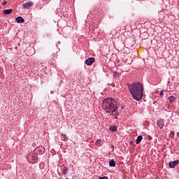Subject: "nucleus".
<instances>
[{"label":"nucleus","mask_w":179,"mask_h":179,"mask_svg":"<svg viewBox=\"0 0 179 179\" xmlns=\"http://www.w3.org/2000/svg\"><path fill=\"white\" fill-rule=\"evenodd\" d=\"M129 90L136 101H141L143 97V86L141 83H134L131 85L128 84Z\"/></svg>","instance_id":"nucleus-1"},{"label":"nucleus","mask_w":179,"mask_h":179,"mask_svg":"<svg viewBox=\"0 0 179 179\" xmlns=\"http://www.w3.org/2000/svg\"><path fill=\"white\" fill-rule=\"evenodd\" d=\"M102 108L106 113H110L112 111L117 110V103L111 98H106L103 101Z\"/></svg>","instance_id":"nucleus-2"},{"label":"nucleus","mask_w":179,"mask_h":179,"mask_svg":"<svg viewBox=\"0 0 179 179\" xmlns=\"http://www.w3.org/2000/svg\"><path fill=\"white\" fill-rule=\"evenodd\" d=\"M45 152V148L43 146H38L35 148V153L37 155H43Z\"/></svg>","instance_id":"nucleus-3"},{"label":"nucleus","mask_w":179,"mask_h":179,"mask_svg":"<svg viewBox=\"0 0 179 179\" xmlns=\"http://www.w3.org/2000/svg\"><path fill=\"white\" fill-rule=\"evenodd\" d=\"M178 164H179V160H175L173 162H169V166L171 169H174Z\"/></svg>","instance_id":"nucleus-4"},{"label":"nucleus","mask_w":179,"mask_h":179,"mask_svg":"<svg viewBox=\"0 0 179 179\" xmlns=\"http://www.w3.org/2000/svg\"><path fill=\"white\" fill-rule=\"evenodd\" d=\"M95 62V58L94 57H90L88 59H87L85 60V64L87 65V66H90L92 65L94 62Z\"/></svg>","instance_id":"nucleus-5"},{"label":"nucleus","mask_w":179,"mask_h":179,"mask_svg":"<svg viewBox=\"0 0 179 179\" xmlns=\"http://www.w3.org/2000/svg\"><path fill=\"white\" fill-rule=\"evenodd\" d=\"M117 110H113L112 112L109 113L110 116H112L113 119L117 120L119 113L116 112Z\"/></svg>","instance_id":"nucleus-6"},{"label":"nucleus","mask_w":179,"mask_h":179,"mask_svg":"<svg viewBox=\"0 0 179 179\" xmlns=\"http://www.w3.org/2000/svg\"><path fill=\"white\" fill-rule=\"evenodd\" d=\"M32 6H33V3L31 1H28L22 4V7L24 8V9H29V8Z\"/></svg>","instance_id":"nucleus-7"},{"label":"nucleus","mask_w":179,"mask_h":179,"mask_svg":"<svg viewBox=\"0 0 179 179\" xmlns=\"http://www.w3.org/2000/svg\"><path fill=\"white\" fill-rule=\"evenodd\" d=\"M157 124L159 127L160 129H162L164 126V120L162 119L158 120Z\"/></svg>","instance_id":"nucleus-8"},{"label":"nucleus","mask_w":179,"mask_h":179,"mask_svg":"<svg viewBox=\"0 0 179 179\" xmlns=\"http://www.w3.org/2000/svg\"><path fill=\"white\" fill-rule=\"evenodd\" d=\"M142 139H143V137L142 136V135H138L136 140V145H139V143L142 141Z\"/></svg>","instance_id":"nucleus-9"},{"label":"nucleus","mask_w":179,"mask_h":179,"mask_svg":"<svg viewBox=\"0 0 179 179\" xmlns=\"http://www.w3.org/2000/svg\"><path fill=\"white\" fill-rule=\"evenodd\" d=\"M168 100L169 101L170 103H173L176 101V99L173 96H170L168 97Z\"/></svg>","instance_id":"nucleus-10"},{"label":"nucleus","mask_w":179,"mask_h":179,"mask_svg":"<svg viewBox=\"0 0 179 179\" xmlns=\"http://www.w3.org/2000/svg\"><path fill=\"white\" fill-rule=\"evenodd\" d=\"M95 144L98 146V147H101V145L103 144V141L101 140V139H97L95 142Z\"/></svg>","instance_id":"nucleus-11"},{"label":"nucleus","mask_w":179,"mask_h":179,"mask_svg":"<svg viewBox=\"0 0 179 179\" xmlns=\"http://www.w3.org/2000/svg\"><path fill=\"white\" fill-rule=\"evenodd\" d=\"M13 12V10L10 8V9H6L3 10V14L4 15H10Z\"/></svg>","instance_id":"nucleus-12"},{"label":"nucleus","mask_w":179,"mask_h":179,"mask_svg":"<svg viewBox=\"0 0 179 179\" xmlns=\"http://www.w3.org/2000/svg\"><path fill=\"white\" fill-rule=\"evenodd\" d=\"M61 170L62 171V173H63V176H66L69 172V170L66 166H63Z\"/></svg>","instance_id":"nucleus-13"},{"label":"nucleus","mask_w":179,"mask_h":179,"mask_svg":"<svg viewBox=\"0 0 179 179\" xmlns=\"http://www.w3.org/2000/svg\"><path fill=\"white\" fill-rule=\"evenodd\" d=\"M15 21L17 22V23H23L24 22V19L22 18V17H18L15 19Z\"/></svg>","instance_id":"nucleus-14"},{"label":"nucleus","mask_w":179,"mask_h":179,"mask_svg":"<svg viewBox=\"0 0 179 179\" xmlns=\"http://www.w3.org/2000/svg\"><path fill=\"white\" fill-rule=\"evenodd\" d=\"M109 129L111 132H116L117 131V129L115 126H113V125H111L110 127H109Z\"/></svg>","instance_id":"nucleus-15"},{"label":"nucleus","mask_w":179,"mask_h":179,"mask_svg":"<svg viewBox=\"0 0 179 179\" xmlns=\"http://www.w3.org/2000/svg\"><path fill=\"white\" fill-rule=\"evenodd\" d=\"M61 138L64 141H67L69 140L68 136L66 134H62Z\"/></svg>","instance_id":"nucleus-16"},{"label":"nucleus","mask_w":179,"mask_h":179,"mask_svg":"<svg viewBox=\"0 0 179 179\" xmlns=\"http://www.w3.org/2000/svg\"><path fill=\"white\" fill-rule=\"evenodd\" d=\"M109 166H110V167H115V161L110 160L109 162Z\"/></svg>","instance_id":"nucleus-17"},{"label":"nucleus","mask_w":179,"mask_h":179,"mask_svg":"<svg viewBox=\"0 0 179 179\" xmlns=\"http://www.w3.org/2000/svg\"><path fill=\"white\" fill-rule=\"evenodd\" d=\"M99 179H109V178H108V177H107V176H103V177L99 176Z\"/></svg>","instance_id":"nucleus-18"},{"label":"nucleus","mask_w":179,"mask_h":179,"mask_svg":"<svg viewBox=\"0 0 179 179\" xmlns=\"http://www.w3.org/2000/svg\"><path fill=\"white\" fill-rule=\"evenodd\" d=\"M170 136L173 138V136H174V131H171Z\"/></svg>","instance_id":"nucleus-19"},{"label":"nucleus","mask_w":179,"mask_h":179,"mask_svg":"<svg viewBox=\"0 0 179 179\" xmlns=\"http://www.w3.org/2000/svg\"><path fill=\"white\" fill-rule=\"evenodd\" d=\"M164 94V91H161V92H160V96H163Z\"/></svg>","instance_id":"nucleus-20"},{"label":"nucleus","mask_w":179,"mask_h":179,"mask_svg":"<svg viewBox=\"0 0 179 179\" xmlns=\"http://www.w3.org/2000/svg\"><path fill=\"white\" fill-rule=\"evenodd\" d=\"M7 4V1H4L3 3V6H5V5H6Z\"/></svg>","instance_id":"nucleus-21"},{"label":"nucleus","mask_w":179,"mask_h":179,"mask_svg":"<svg viewBox=\"0 0 179 179\" xmlns=\"http://www.w3.org/2000/svg\"><path fill=\"white\" fill-rule=\"evenodd\" d=\"M177 135H178V136L179 137V131L178 132Z\"/></svg>","instance_id":"nucleus-22"},{"label":"nucleus","mask_w":179,"mask_h":179,"mask_svg":"<svg viewBox=\"0 0 179 179\" xmlns=\"http://www.w3.org/2000/svg\"><path fill=\"white\" fill-rule=\"evenodd\" d=\"M132 143H133V142H132V141H131V142H130V145H131V144H132Z\"/></svg>","instance_id":"nucleus-23"},{"label":"nucleus","mask_w":179,"mask_h":179,"mask_svg":"<svg viewBox=\"0 0 179 179\" xmlns=\"http://www.w3.org/2000/svg\"><path fill=\"white\" fill-rule=\"evenodd\" d=\"M65 179H70V178H65Z\"/></svg>","instance_id":"nucleus-24"}]
</instances>
